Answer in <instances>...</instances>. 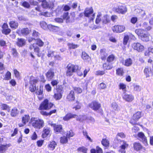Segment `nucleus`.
I'll return each mask as SVG.
<instances>
[{
    "instance_id": "55",
    "label": "nucleus",
    "mask_w": 153,
    "mask_h": 153,
    "mask_svg": "<svg viewBox=\"0 0 153 153\" xmlns=\"http://www.w3.org/2000/svg\"><path fill=\"white\" fill-rule=\"evenodd\" d=\"M129 39V36H126L123 39V44L125 45H126Z\"/></svg>"
},
{
    "instance_id": "34",
    "label": "nucleus",
    "mask_w": 153,
    "mask_h": 153,
    "mask_svg": "<svg viewBox=\"0 0 153 153\" xmlns=\"http://www.w3.org/2000/svg\"><path fill=\"white\" fill-rule=\"evenodd\" d=\"M18 113L17 109L16 108H14L12 109L10 114L12 117H15L17 114Z\"/></svg>"
},
{
    "instance_id": "1",
    "label": "nucleus",
    "mask_w": 153,
    "mask_h": 153,
    "mask_svg": "<svg viewBox=\"0 0 153 153\" xmlns=\"http://www.w3.org/2000/svg\"><path fill=\"white\" fill-rule=\"evenodd\" d=\"M79 66L76 65L69 64L67 67L66 75L67 76H71L73 75V73L79 70Z\"/></svg>"
},
{
    "instance_id": "36",
    "label": "nucleus",
    "mask_w": 153,
    "mask_h": 153,
    "mask_svg": "<svg viewBox=\"0 0 153 153\" xmlns=\"http://www.w3.org/2000/svg\"><path fill=\"white\" fill-rule=\"evenodd\" d=\"M135 32L138 36L140 37L142 35H143L145 32L144 30L142 29H137L135 30Z\"/></svg>"
},
{
    "instance_id": "26",
    "label": "nucleus",
    "mask_w": 153,
    "mask_h": 153,
    "mask_svg": "<svg viewBox=\"0 0 153 153\" xmlns=\"http://www.w3.org/2000/svg\"><path fill=\"white\" fill-rule=\"evenodd\" d=\"M151 71L150 68L147 67H146L144 70V73L146 77H149V74Z\"/></svg>"
},
{
    "instance_id": "32",
    "label": "nucleus",
    "mask_w": 153,
    "mask_h": 153,
    "mask_svg": "<svg viewBox=\"0 0 153 153\" xmlns=\"http://www.w3.org/2000/svg\"><path fill=\"white\" fill-rule=\"evenodd\" d=\"M11 73L8 71L4 76V78L3 79L5 80H9L11 78Z\"/></svg>"
},
{
    "instance_id": "39",
    "label": "nucleus",
    "mask_w": 153,
    "mask_h": 153,
    "mask_svg": "<svg viewBox=\"0 0 153 153\" xmlns=\"http://www.w3.org/2000/svg\"><path fill=\"white\" fill-rule=\"evenodd\" d=\"M68 140L67 137L63 136L60 137V142L61 143L64 144L67 143Z\"/></svg>"
},
{
    "instance_id": "3",
    "label": "nucleus",
    "mask_w": 153,
    "mask_h": 153,
    "mask_svg": "<svg viewBox=\"0 0 153 153\" xmlns=\"http://www.w3.org/2000/svg\"><path fill=\"white\" fill-rule=\"evenodd\" d=\"M113 10L115 12L118 13L123 14L127 12V8L125 5L119 4L114 8Z\"/></svg>"
},
{
    "instance_id": "30",
    "label": "nucleus",
    "mask_w": 153,
    "mask_h": 153,
    "mask_svg": "<svg viewBox=\"0 0 153 153\" xmlns=\"http://www.w3.org/2000/svg\"><path fill=\"white\" fill-rule=\"evenodd\" d=\"M101 143L105 147H107L109 146V141L106 139H103L101 141Z\"/></svg>"
},
{
    "instance_id": "42",
    "label": "nucleus",
    "mask_w": 153,
    "mask_h": 153,
    "mask_svg": "<svg viewBox=\"0 0 153 153\" xmlns=\"http://www.w3.org/2000/svg\"><path fill=\"white\" fill-rule=\"evenodd\" d=\"M103 68L105 70H110L112 68L111 65L108 63L104 64L103 65Z\"/></svg>"
},
{
    "instance_id": "6",
    "label": "nucleus",
    "mask_w": 153,
    "mask_h": 153,
    "mask_svg": "<svg viewBox=\"0 0 153 153\" xmlns=\"http://www.w3.org/2000/svg\"><path fill=\"white\" fill-rule=\"evenodd\" d=\"M32 122V126L35 128L40 129L43 127L44 125V121L41 119L34 120Z\"/></svg>"
},
{
    "instance_id": "19",
    "label": "nucleus",
    "mask_w": 153,
    "mask_h": 153,
    "mask_svg": "<svg viewBox=\"0 0 153 153\" xmlns=\"http://www.w3.org/2000/svg\"><path fill=\"white\" fill-rule=\"evenodd\" d=\"M47 78L48 80H50L53 77L54 75V72L51 70H49L46 74Z\"/></svg>"
},
{
    "instance_id": "48",
    "label": "nucleus",
    "mask_w": 153,
    "mask_h": 153,
    "mask_svg": "<svg viewBox=\"0 0 153 153\" xmlns=\"http://www.w3.org/2000/svg\"><path fill=\"white\" fill-rule=\"evenodd\" d=\"M107 86L106 84L103 82L101 83L98 86V88L100 89H104L106 88Z\"/></svg>"
},
{
    "instance_id": "15",
    "label": "nucleus",
    "mask_w": 153,
    "mask_h": 153,
    "mask_svg": "<svg viewBox=\"0 0 153 153\" xmlns=\"http://www.w3.org/2000/svg\"><path fill=\"white\" fill-rule=\"evenodd\" d=\"M128 146V145L127 143L126 142L123 141V144L120 147L119 151L121 153H125V149L127 148Z\"/></svg>"
},
{
    "instance_id": "44",
    "label": "nucleus",
    "mask_w": 153,
    "mask_h": 153,
    "mask_svg": "<svg viewBox=\"0 0 153 153\" xmlns=\"http://www.w3.org/2000/svg\"><path fill=\"white\" fill-rule=\"evenodd\" d=\"M123 98L124 100L127 102H131L134 99L132 96H123Z\"/></svg>"
},
{
    "instance_id": "9",
    "label": "nucleus",
    "mask_w": 153,
    "mask_h": 153,
    "mask_svg": "<svg viewBox=\"0 0 153 153\" xmlns=\"http://www.w3.org/2000/svg\"><path fill=\"white\" fill-rule=\"evenodd\" d=\"M89 106L95 111L98 110L100 108V104L96 101H93L88 105Z\"/></svg>"
},
{
    "instance_id": "5",
    "label": "nucleus",
    "mask_w": 153,
    "mask_h": 153,
    "mask_svg": "<svg viewBox=\"0 0 153 153\" xmlns=\"http://www.w3.org/2000/svg\"><path fill=\"white\" fill-rule=\"evenodd\" d=\"M53 105V104L51 102L49 103L48 100L45 99L40 106V109L47 110L50 109Z\"/></svg>"
},
{
    "instance_id": "40",
    "label": "nucleus",
    "mask_w": 153,
    "mask_h": 153,
    "mask_svg": "<svg viewBox=\"0 0 153 153\" xmlns=\"http://www.w3.org/2000/svg\"><path fill=\"white\" fill-rule=\"evenodd\" d=\"M68 48L69 49H75L78 47L79 45H77L74 44L73 43H69L68 44Z\"/></svg>"
},
{
    "instance_id": "27",
    "label": "nucleus",
    "mask_w": 153,
    "mask_h": 153,
    "mask_svg": "<svg viewBox=\"0 0 153 153\" xmlns=\"http://www.w3.org/2000/svg\"><path fill=\"white\" fill-rule=\"evenodd\" d=\"M50 131V130L49 128H44L43 131V133L42 135V136L44 137H46L49 134Z\"/></svg>"
},
{
    "instance_id": "61",
    "label": "nucleus",
    "mask_w": 153,
    "mask_h": 153,
    "mask_svg": "<svg viewBox=\"0 0 153 153\" xmlns=\"http://www.w3.org/2000/svg\"><path fill=\"white\" fill-rule=\"evenodd\" d=\"M36 44L40 47L44 45V42L40 39L37 40Z\"/></svg>"
},
{
    "instance_id": "58",
    "label": "nucleus",
    "mask_w": 153,
    "mask_h": 153,
    "mask_svg": "<svg viewBox=\"0 0 153 153\" xmlns=\"http://www.w3.org/2000/svg\"><path fill=\"white\" fill-rule=\"evenodd\" d=\"M102 21L103 23L104 24H106L108 22L107 15H105L103 16L102 18Z\"/></svg>"
},
{
    "instance_id": "21",
    "label": "nucleus",
    "mask_w": 153,
    "mask_h": 153,
    "mask_svg": "<svg viewBox=\"0 0 153 153\" xmlns=\"http://www.w3.org/2000/svg\"><path fill=\"white\" fill-rule=\"evenodd\" d=\"M9 24L10 27L11 28H13L14 29H16L17 28L19 25L18 23L17 22L14 21H10L9 23Z\"/></svg>"
},
{
    "instance_id": "49",
    "label": "nucleus",
    "mask_w": 153,
    "mask_h": 153,
    "mask_svg": "<svg viewBox=\"0 0 153 153\" xmlns=\"http://www.w3.org/2000/svg\"><path fill=\"white\" fill-rule=\"evenodd\" d=\"M43 93V89L41 88V86H40L39 88L38 89L36 92V95H41Z\"/></svg>"
},
{
    "instance_id": "8",
    "label": "nucleus",
    "mask_w": 153,
    "mask_h": 153,
    "mask_svg": "<svg viewBox=\"0 0 153 153\" xmlns=\"http://www.w3.org/2000/svg\"><path fill=\"white\" fill-rule=\"evenodd\" d=\"M132 48L138 52H141L144 50V47L139 42L134 43L132 45Z\"/></svg>"
},
{
    "instance_id": "13",
    "label": "nucleus",
    "mask_w": 153,
    "mask_h": 153,
    "mask_svg": "<svg viewBox=\"0 0 153 153\" xmlns=\"http://www.w3.org/2000/svg\"><path fill=\"white\" fill-rule=\"evenodd\" d=\"M137 135L139 140L142 141L145 145L147 144L146 137L143 132H140Z\"/></svg>"
},
{
    "instance_id": "16",
    "label": "nucleus",
    "mask_w": 153,
    "mask_h": 153,
    "mask_svg": "<svg viewBox=\"0 0 153 153\" xmlns=\"http://www.w3.org/2000/svg\"><path fill=\"white\" fill-rule=\"evenodd\" d=\"M63 87L61 85H58L56 87L57 93L55 94L54 96H62L63 92Z\"/></svg>"
},
{
    "instance_id": "12",
    "label": "nucleus",
    "mask_w": 153,
    "mask_h": 153,
    "mask_svg": "<svg viewBox=\"0 0 153 153\" xmlns=\"http://www.w3.org/2000/svg\"><path fill=\"white\" fill-rule=\"evenodd\" d=\"M54 4L53 1L47 0L42 3L41 4L42 7L45 8H52L53 7Z\"/></svg>"
},
{
    "instance_id": "57",
    "label": "nucleus",
    "mask_w": 153,
    "mask_h": 153,
    "mask_svg": "<svg viewBox=\"0 0 153 153\" xmlns=\"http://www.w3.org/2000/svg\"><path fill=\"white\" fill-rule=\"evenodd\" d=\"M105 73V71H98L96 72V74L97 75H102Z\"/></svg>"
},
{
    "instance_id": "23",
    "label": "nucleus",
    "mask_w": 153,
    "mask_h": 153,
    "mask_svg": "<svg viewBox=\"0 0 153 153\" xmlns=\"http://www.w3.org/2000/svg\"><path fill=\"white\" fill-rule=\"evenodd\" d=\"M140 39L143 41L147 42L149 40V38L147 33L145 32L140 37Z\"/></svg>"
},
{
    "instance_id": "22",
    "label": "nucleus",
    "mask_w": 153,
    "mask_h": 153,
    "mask_svg": "<svg viewBox=\"0 0 153 153\" xmlns=\"http://www.w3.org/2000/svg\"><path fill=\"white\" fill-rule=\"evenodd\" d=\"M76 115L75 114H73L71 113L67 114L63 118L64 120H68L70 119L75 118L76 117Z\"/></svg>"
},
{
    "instance_id": "29",
    "label": "nucleus",
    "mask_w": 153,
    "mask_h": 153,
    "mask_svg": "<svg viewBox=\"0 0 153 153\" xmlns=\"http://www.w3.org/2000/svg\"><path fill=\"white\" fill-rule=\"evenodd\" d=\"M100 52L101 59L102 60H105L107 56V54L105 52V50L104 49H101Z\"/></svg>"
},
{
    "instance_id": "64",
    "label": "nucleus",
    "mask_w": 153,
    "mask_h": 153,
    "mask_svg": "<svg viewBox=\"0 0 153 153\" xmlns=\"http://www.w3.org/2000/svg\"><path fill=\"white\" fill-rule=\"evenodd\" d=\"M14 72L15 76L17 78H19L20 76L19 72L16 69L14 70Z\"/></svg>"
},
{
    "instance_id": "59",
    "label": "nucleus",
    "mask_w": 153,
    "mask_h": 153,
    "mask_svg": "<svg viewBox=\"0 0 153 153\" xmlns=\"http://www.w3.org/2000/svg\"><path fill=\"white\" fill-rule=\"evenodd\" d=\"M39 35L40 34L38 32H37L35 30H33L32 34L33 36L35 37H37L39 36Z\"/></svg>"
},
{
    "instance_id": "17",
    "label": "nucleus",
    "mask_w": 153,
    "mask_h": 153,
    "mask_svg": "<svg viewBox=\"0 0 153 153\" xmlns=\"http://www.w3.org/2000/svg\"><path fill=\"white\" fill-rule=\"evenodd\" d=\"M132 60L130 58H128L125 60H124L122 62L123 64L126 66H131L132 65Z\"/></svg>"
},
{
    "instance_id": "56",
    "label": "nucleus",
    "mask_w": 153,
    "mask_h": 153,
    "mask_svg": "<svg viewBox=\"0 0 153 153\" xmlns=\"http://www.w3.org/2000/svg\"><path fill=\"white\" fill-rule=\"evenodd\" d=\"M111 107L113 108V109L115 111L117 109L118 105L115 102H113L112 103Z\"/></svg>"
},
{
    "instance_id": "35",
    "label": "nucleus",
    "mask_w": 153,
    "mask_h": 153,
    "mask_svg": "<svg viewBox=\"0 0 153 153\" xmlns=\"http://www.w3.org/2000/svg\"><path fill=\"white\" fill-rule=\"evenodd\" d=\"M63 11L62 7L61 6H58L55 12L57 15H59L62 13Z\"/></svg>"
},
{
    "instance_id": "52",
    "label": "nucleus",
    "mask_w": 153,
    "mask_h": 153,
    "mask_svg": "<svg viewBox=\"0 0 153 153\" xmlns=\"http://www.w3.org/2000/svg\"><path fill=\"white\" fill-rule=\"evenodd\" d=\"M119 88L123 90V91H125L126 88V85L123 83H120L119 85Z\"/></svg>"
},
{
    "instance_id": "38",
    "label": "nucleus",
    "mask_w": 153,
    "mask_h": 153,
    "mask_svg": "<svg viewBox=\"0 0 153 153\" xmlns=\"http://www.w3.org/2000/svg\"><path fill=\"white\" fill-rule=\"evenodd\" d=\"M1 108L3 110H7L9 111L10 109V107L7 105L2 103L1 105Z\"/></svg>"
},
{
    "instance_id": "50",
    "label": "nucleus",
    "mask_w": 153,
    "mask_h": 153,
    "mask_svg": "<svg viewBox=\"0 0 153 153\" xmlns=\"http://www.w3.org/2000/svg\"><path fill=\"white\" fill-rule=\"evenodd\" d=\"M101 16V13H98L97 17L96 20L95 22L96 24H98L101 20L100 17Z\"/></svg>"
},
{
    "instance_id": "31",
    "label": "nucleus",
    "mask_w": 153,
    "mask_h": 153,
    "mask_svg": "<svg viewBox=\"0 0 153 153\" xmlns=\"http://www.w3.org/2000/svg\"><path fill=\"white\" fill-rule=\"evenodd\" d=\"M87 117L86 115H80L77 116L76 117V120L82 122L84 120H87Z\"/></svg>"
},
{
    "instance_id": "54",
    "label": "nucleus",
    "mask_w": 153,
    "mask_h": 153,
    "mask_svg": "<svg viewBox=\"0 0 153 153\" xmlns=\"http://www.w3.org/2000/svg\"><path fill=\"white\" fill-rule=\"evenodd\" d=\"M2 32L6 35L9 34L11 32V30L9 28H7L3 30H2Z\"/></svg>"
},
{
    "instance_id": "41",
    "label": "nucleus",
    "mask_w": 153,
    "mask_h": 153,
    "mask_svg": "<svg viewBox=\"0 0 153 153\" xmlns=\"http://www.w3.org/2000/svg\"><path fill=\"white\" fill-rule=\"evenodd\" d=\"M115 58V57L113 54L109 56L107 59V61L109 62H111L113 61Z\"/></svg>"
},
{
    "instance_id": "43",
    "label": "nucleus",
    "mask_w": 153,
    "mask_h": 153,
    "mask_svg": "<svg viewBox=\"0 0 153 153\" xmlns=\"http://www.w3.org/2000/svg\"><path fill=\"white\" fill-rule=\"evenodd\" d=\"M87 149L84 146L79 147L77 149L78 151L82 152L83 153H87Z\"/></svg>"
},
{
    "instance_id": "46",
    "label": "nucleus",
    "mask_w": 153,
    "mask_h": 153,
    "mask_svg": "<svg viewBox=\"0 0 153 153\" xmlns=\"http://www.w3.org/2000/svg\"><path fill=\"white\" fill-rule=\"evenodd\" d=\"M117 74L119 76H122L123 74V69L121 68H119L116 70Z\"/></svg>"
},
{
    "instance_id": "28",
    "label": "nucleus",
    "mask_w": 153,
    "mask_h": 153,
    "mask_svg": "<svg viewBox=\"0 0 153 153\" xmlns=\"http://www.w3.org/2000/svg\"><path fill=\"white\" fill-rule=\"evenodd\" d=\"M57 145L56 142L53 141L50 142L48 145V147L51 149V150H53L54 149L56 146Z\"/></svg>"
},
{
    "instance_id": "33",
    "label": "nucleus",
    "mask_w": 153,
    "mask_h": 153,
    "mask_svg": "<svg viewBox=\"0 0 153 153\" xmlns=\"http://www.w3.org/2000/svg\"><path fill=\"white\" fill-rule=\"evenodd\" d=\"M41 27L44 30L47 29L48 28V25H47L46 23L44 21H42L40 22Z\"/></svg>"
},
{
    "instance_id": "47",
    "label": "nucleus",
    "mask_w": 153,
    "mask_h": 153,
    "mask_svg": "<svg viewBox=\"0 0 153 153\" xmlns=\"http://www.w3.org/2000/svg\"><path fill=\"white\" fill-rule=\"evenodd\" d=\"M74 135V134L71 130L68 131L67 132L66 137L68 138H70L72 137Z\"/></svg>"
},
{
    "instance_id": "4",
    "label": "nucleus",
    "mask_w": 153,
    "mask_h": 153,
    "mask_svg": "<svg viewBox=\"0 0 153 153\" xmlns=\"http://www.w3.org/2000/svg\"><path fill=\"white\" fill-rule=\"evenodd\" d=\"M93 12L94 10L92 7H87L85 9L84 15L85 17L89 18L90 20L93 21L95 17V13Z\"/></svg>"
},
{
    "instance_id": "11",
    "label": "nucleus",
    "mask_w": 153,
    "mask_h": 153,
    "mask_svg": "<svg viewBox=\"0 0 153 153\" xmlns=\"http://www.w3.org/2000/svg\"><path fill=\"white\" fill-rule=\"evenodd\" d=\"M141 117V112L138 111L134 114L133 118L131 120L130 123L133 125L137 124V121Z\"/></svg>"
},
{
    "instance_id": "63",
    "label": "nucleus",
    "mask_w": 153,
    "mask_h": 153,
    "mask_svg": "<svg viewBox=\"0 0 153 153\" xmlns=\"http://www.w3.org/2000/svg\"><path fill=\"white\" fill-rule=\"evenodd\" d=\"M45 88L48 91H50L51 90V87L49 84H47L45 86Z\"/></svg>"
},
{
    "instance_id": "62",
    "label": "nucleus",
    "mask_w": 153,
    "mask_h": 153,
    "mask_svg": "<svg viewBox=\"0 0 153 153\" xmlns=\"http://www.w3.org/2000/svg\"><path fill=\"white\" fill-rule=\"evenodd\" d=\"M22 5L23 7L27 8H29L30 7V5L29 3L26 1L23 2L22 4Z\"/></svg>"
},
{
    "instance_id": "10",
    "label": "nucleus",
    "mask_w": 153,
    "mask_h": 153,
    "mask_svg": "<svg viewBox=\"0 0 153 153\" xmlns=\"http://www.w3.org/2000/svg\"><path fill=\"white\" fill-rule=\"evenodd\" d=\"M112 29L114 32L120 33L125 30V27L124 25H115L112 27Z\"/></svg>"
},
{
    "instance_id": "20",
    "label": "nucleus",
    "mask_w": 153,
    "mask_h": 153,
    "mask_svg": "<svg viewBox=\"0 0 153 153\" xmlns=\"http://www.w3.org/2000/svg\"><path fill=\"white\" fill-rule=\"evenodd\" d=\"M54 129L55 131L57 133H61L62 132L63 129L61 125H56L54 128Z\"/></svg>"
},
{
    "instance_id": "18",
    "label": "nucleus",
    "mask_w": 153,
    "mask_h": 153,
    "mask_svg": "<svg viewBox=\"0 0 153 153\" xmlns=\"http://www.w3.org/2000/svg\"><path fill=\"white\" fill-rule=\"evenodd\" d=\"M25 44V41L24 39L22 38L17 39V41L16 43L17 45L20 47L24 45Z\"/></svg>"
},
{
    "instance_id": "51",
    "label": "nucleus",
    "mask_w": 153,
    "mask_h": 153,
    "mask_svg": "<svg viewBox=\"0 0 153 153\" xmlns=\"http://www.w3.org/2000/svg\"><path fill=\"white\" fill-rule=\"evenodd\" d=\"M7 145H2L0 146V152L3 153L6 150Z\"/></svg>"
},
{
    "instance_id": "24",
    "label": "nucleus",
    "mask_w": 153,
    "mask_h": 153,
    "mask_svg": "<svg viewBox=\"0 0 153 153\" xmlns=\"http://www.w3.org/2000/svg\"><path fill=\"white\" fill-rule=\"evenodd\" d=\"M135 11L139 16H141L142 17H143L146 15L144 11L140 9H136Z\"/></svg>"
},
{
    "instance_id": "7",
    "label": "nucleus",
    "mask_w": 153,
    "mask_h": 153,
    "mask_svg": "<svg viewBox=\"0 0 153 153\" xmlns=\"http://www.w3.org/2000/svg\"><path fill=\"white\" fill-rule=\"evenodd\" d=\"M31 32V30L27 27L24 28L22 29H18L16 30V32L19 35H27Z\"/></svg>"
},
{
    "instance_id": "2",
    "label": "nucleus",
    "mask_w": 153,
    "mask_h": 153,
    "mask_svg": "<svg viewBox=\"0 0 153 153\" xmlns=\"http://www.w3.org/2000/svg\"><path fill=\"white\" fill-rule=\"evenodd\" d=\"M29 89L31 92H34L36 89V84L38 81L33 76H31L29 79Z\"/></svg>"
},
{
    "instance_id": "14",
    "label": "nucleus",
    "mask_w": 153,
    "mask_h": 153,
    "mask_svg": "<svg viewBox=\"0 0 153 153\" xmlns=\"http://www.w3.org/2000/svg\"><path fill=\"white\" fill-rule=\"evenodd\" d=\"M30 119V117L28 115H25L22 117V124L19 123V127L24 126L27 122H28Z\"/></svg>"
},
{
    "instance_id": "37",
    "label": "nucleus",
    "mask_w": 153,
    "mask_h": 153,
    "mask_svg": "<svg viewBox=\"0 0 153 153\" xmlns=\"http://www.w3.org/2000/svg\"><path fill=\"white\" fill-rule=\"evenodd\" d=\"M48 29L50 30L54 31L57 30L58 29V27L51 25H48Z\"/></svg>"
},
{
    "instance_id": "45",
    "label": "nucleus",
    "mask_w": 153,
    "mask_h": 153,
    "mask_svg": "<svg viewBox=\"0 0 153 153\" xmlns=\"http://www.w3.org/2000/svg\"><path fill=\"white\" fill-rule=\"evenodd\" d=\"M82 58L84 60H87L89 58V56L85 52H82Z\"/></svg>"
},
{
    "instance_id": "53",
    "label": "nucleus",
    "mask_w": 153,
    "mask_h": 153,
    "mask_svg": "<svg viewBox=\"0 0 153 153\" xmlns=\"http://www.w3.org/2000/svg\"><path fill=\"white\" fill-rule=\"evenodd\" d=\"M34 52L36 53V54L38 57L40 56V49L38 47H36L34 48Z\"/></svg>"
},
{
    "instance_id": "25",
    "label": "nucleus",
    "mask_w": 153,
    "mask_h": 153,
    "mask_svg": "<svg viewBox=\"0 0 153 153\" xmlns=\"http://www.w3.org/2000/svg\"><path fill=\"white\" fill-rule=\"evenodd\" d=\"M134 148L136 150H140L142 147V146L139 143H135L133 144Z\"/></svg>"
},
{
    "instance_id": "60",
    "label": "nucleus",
    "mask_w": 153,
    "mask_h": 153,
    "mask_svg": "<svg viewBox=\"0 0 153 153\" xmlns=\"http://www.w3.org/2000/svg\"><path fill=\"white\" fill-rule=\"evenodd\" d=\"M12 53L15 57H17L18 56V53L16 50L14 48H13L12 49Z\"/></svg>"
}]
</instances>
